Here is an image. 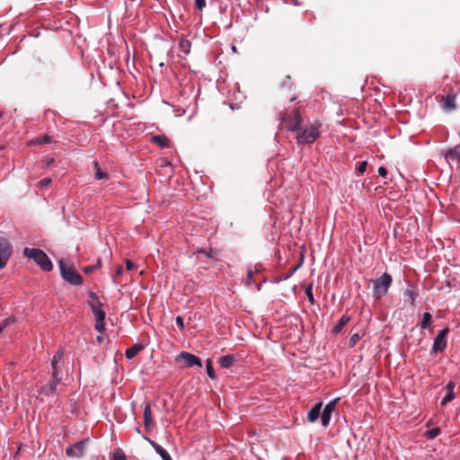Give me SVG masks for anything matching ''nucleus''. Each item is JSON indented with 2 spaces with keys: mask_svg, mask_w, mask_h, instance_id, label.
<instances>
[{
  "mask_svg": "<svg viewBox=\"0 0 460 460\" xmlns=\"http://www.w3.org/2000/svg\"><path fill=\"white\" fill-rule=\"evenodd\" d=\"M279 119L285 128L295 134L299 146L312 145L321 137L322 122L319 119L305 121L300 107L294 108L291 111H281Z\"/></svg>",
  "mask_w": 460,
  "mask_h": 460,
  "instance_id": "1",
  "label": "nucleus"
},
{
  "mask_svg": "<svg viewBox=\"0 0 460 460\" xmlns=\"http://www.w3.org/2000/svg\"><path fill=\"white\" fill-rule=\"evenodd\" d=\"M23 254L33 261L45 271H50L53 265L48 255L40 249L25 248Z\"/></svg>",
  "mask_w": 460,
  "mask_h": 460,
  "instance_id": "2",
  "label": "nucleus"
},
{
  "mask_svg": "<svg viewBox=\"0 0 460 460\" xmlns=\"http://www.w3.org/2000/svg\"><path fill=\"white\" fill-rule=\"evenodd\" d=\"M62 380V370H51L50 378L41 385L39 393L45 396H55L58 394V385Z\"/></svg>",
  "mask_w": 460,
  "mask_h": 460,
  "instance_id": "3",
  "label": "nucleus"
},
{
  "mask_svg": "<svg viewBox=\"0 0 460 460\" xmlns=\"http://www.w3.org/2000/svg\"><path fill=\"white\" fill-rule=\"evenodd\" d=\"M393 282V279L390 274L385 272L382 276H380L376 280H373V296L376 299H380L384 296L391 284Z\"/></svg>",
  "mask_w": 460,
  "mask_h": 460,
  "instance_id": "4",
  "label": "nucleus"
},
{
  "mask_svg": "<svg viewBox=\"0 0 460 460\" xmlns=\"http://www.w3.org/2000/svg\"><path fill=\"white\" fill-rule=\"evenodd\" d=\"M59 268L62 278L72 285L78 286L83 283L82 277L73 269L67 268L65 262L59 261Z\"/></svg>",
  "mask_w": 460,
  "mask_h": 460,
  "instance_id": "5",
  "label": "nucleus"
},
{
  "mask_svg": "<svg viewBox=\"0 0 460 460\" xmlns=\"http://www.w3.org/2000/svg\"><path fill=\"white\" fill-rule=\"evenodd\" d=\"M175 361L177 363H183V367H202L201 360L199 357L194 354H191L187 351H181L175 357Z\"/></svg>",
  "mask_w": 460,
  "mask_h": 460,
  "instance_id": "6",
  "label": "nucleus"
},
{
  "mask_svg": "<svg viewBox=\"0 0 460 460\" xmlns=\"http://www.w3.org/2000/svg\"><path fill=\"white\" fill-rule=\"evenodd\" d=\"M449 332V328L446 327L440 330L434 339L431 353L437 354L438 352H443L447 346V336Z\"/></svg>",
  "mask_w": 460,
  "mask_h": 460,
  "instance_id": "7",
  "label": "nucleus"
},
{
  "mask_svg": "<svg viewBox=\"0 0 460 460\" xmlns=\"http://www.w3.org/2000/svg\"><path fill=\"white\" fill-rule=\"evenodd\" d=\"M13 253V247L10 242L0 236V269H3L7 264Z\"/></svg>",
  "mask_w": 460,
  "mask_h": 460,
  "instance_id": "8",
  "label": "nucleus"
},
{
  "mask_svg": "<svg viewBox=\"0 0 460 460\" xmlns=\"http://www.w3.org/2000/svg\"><path fill=\"white\" fill-rule=\"evenodd\" d=\"M89 440L83 439L66 447V454L69 457H81L84 456Z\"/></svg>",
  "mask_w": 460,
  "mask_h": 460,
  "instance_id": "9",
  "label": "nucleus"
},
{
  "mask_svg": "<svg viewBox=\"0 0 460 460\" xmlns=\"http://www.w3.org/2000/svg\"><path fill=\"white\" fill-rule=\"evenodd\" d=\"M444 157L450 167L456 164L457 168H460V144L446 150Z\"/></svg>",
  "mask_w": 460,
  "mask_h": 460,
  "instance_id": "10",
  "label": "nucleus"
},
{
  "mask_svg": "<svg viewBox=\"0 0 460 460\" xmlns=\"http://www.w3.org/2000/svg\"><path fill=\"white\" fill-rule=\"evenodd\" d=\"M338 399H334L327 403L321 415V421L323 427H327L330 423L332 413L335 409Z\"/></svg>",
  "mask_w": 460,
  "mask_h": 460,
  "instance_id": "11",
  "label": "nucleus"
},
{
  "mask_svg": "<svg viewBox=\"0 0 460 460\" xmlns=\"http://www.w3.org/2000/svg\"><path fill=\"white\" fill-rule=\"evenodd\" d=\"M440 104H441L443 111L446 112L454 111L456 108V95L455 94H447V95L442 96Z\"/></svg>",
  "mask_w": 460,
  "mask_h": 460,
  "instance_id": "12",
  "label": "nucleus"
},
{
  "mask_svg": "<svg viewBox=\"0 0 460 460\" xmlns=\"http://www.w3.org/2000/svg\"><path fill=\"white\" fill-rule=\"evenodd\" d=\"M143 438L153 447L155 451L161 456L163 460H172L170 454L162 446L146 436H143Z\"/></svg>",
  "mask_w": 460,
  "mask_h": 460,
  "instance_id": "13",
  "label": "nucleus"
},
{
  "mask_svg": "<svg viewBox=\"0 0 460 460\" xmlns=\"http://www.w3.org/2000/svg\"><path fill=\"white\" fill-rule=\"evenodd\" d=\"M322 406H323V403L320 402H317L315 403L313 408L308 411L307 413V419L310 422H314L315 420H318L320 414H321V410H322Z\"/></svg>",
  "mask_w": 460,
  "mask_h": 460,
  "instance_id": "14",
  "label": "nucleus"
},
{
  "mask_svg": "<svg viewBox=\"0 0 460 460\" xmlns=\"http://www.w3.org/2000/svg\"><path fill=\"white\" fill-rule=\"evenodd\" d=\"M144 426L146 429L153 427L152 410L150 403H146L144 408Z\"/></svg>",
  "mask_w": 460,
  "mask_h": 460,
  "instance_id": "15",
  "label": "nucleus"
},
{
  "mask_svg": "<svg viewBox=\"0 0 460 460\" xmlns=\"http://www.w3.org/2000/svg\"><path fill=\"white\" fill-rule=\"evenodd\" d=\"M349 321H350V317L349 315H347V314L342 315L341 317V319L339 320L338 323L333 327L332 333L333 335H338L339 333H341V331L343 330L344 326L346 324H348Z\"/></svg>",
  "mask_w": 460,
  "mask_h": 460,
  "instance_id": "16",
  "label": "nucleus"
},
{
  "mask_svg": "<svg viewBox=\"0 0 460 460\" xmlns=\"http://www.w3.org/2000/svg\"><path fill=\"white\" fill-rule=\"evenodd\" d=\"M152 142L156 144L158 146L166 148L170 146V140L164 135H155L152 137Z\"/></svg>",
  "mask_w": 460,
  "mask_h": 460,
  "instance_id": "17",
  "label": "nucleus"
},
{
  "mask_svg": "<svg viewBox=\"0 0 460 460\" xmlns=\"http://www.w3.org/2000/svg\"><path fill=\"white\" fill-rule=\"evenodd\" d=\"M234 361L235 357L234 355H226L219 358L218 364L222 368H228Z\"/></svg>",
  "mask_w": 460,
  "mask_h": 460,
  "instance_id": "18",
  "label": "nucleus"
},
{
  "mask_svg": "<svg viewBox=\"0 0 460 460\" xmlns=\"http://www.w3.org/2000/svg\"><path fill=\"white\" fill-rule=\"evenodd\" d=\"M53 142V137L49 135H43L39 137H36L29 142L30 146L42 145V144H50Z\"/></svg>",
  "mask_w": 460,
  "mask_h": 460,
  "instance_id": "19",
  "label": "nucleus"
},
{
  "mask_svg": "<svg viewBox=\"0 0 460 460\" xmlns=\"http://www.w3.org/2000/svg\"><path fill=\"white\" fill-rule=\"evenodd\" d=\"M143 349V346L140 344H134L128 349H127L125 352V356L128 359H132L135 358Z\"/></svg>",
  "mask_w": 460,
  "mask_h": 460,
  "instance_id": "20",
  "label": "nucleus"
},
{
  "mask_svg": "<svg viewBox=\"0 0 460 460\" xmlns=\"http://www.w3.org/2000/svg\"><path fill=\"white\" fill-rule=\"evenodd\" d=\"M418 296L419 293L415 289H406L403 291V297L407 299L410 302L411 305L412 306H414L415 300L418 297Z\"/></svg>",
  "mask_w": 460,
  "mask_h": 460,
  "instance_id": "21",
  "label": "nucleus"
},
{
  "mask_svg": "<svg viewBox=\"0 0 460 460\" xmlns=\"http://www.w3.org/2000/svg\"><path fill=\"white\" fill-rule=\"evenodd\" d=\"M63 350L62 349H58L55 355L53 356L52 358V360H51V370H61V368L58 367V363L59 361L61 360V358H63Z\"/></svg>",
  "mask_w": 460,
  "mask_h": 460,
  "instance_id": "22",
  "label": "nucleus"
},
{
  "mask_svg": "<svg viewBox=\"0 0 460 460\" xmlns=\"http://www.w3.org/2000/svg\"><path fill=\"white\" fill-rule=\"evenodd\" d=\"M431 323H432V315L429 313L426 312L423 314L422 320L419 323V325H420V329H426L430 325Z\"/></svg>",
  "mask_w": 460,
  "mask_h": 460,
  "instance_id": "23",
  "label": "nucleus"
},
{
  "mask_svg": "<svg viewBox=\"0 0 460 460\" xmlns=\"http://www.w3.org/2000/svg\"><path fill=\"white\" fill-rule=\"evenodd\" d=\"M190 41L188 40L181 39L179 42V49L185 55L189 54L190 51Z\"/></svg>",
  "mask_w": 460,
  "mask_h": 460,
  "instance_id": "24",
  "label": "nucleus"
},
{
  "mask_svg": "<svg viewBox=\"0 0 460 460\" xmlns=\"http://www.w3.org/2000/svg\"><path fill=\"white\" fill-rule=\"evenodd\" d=\"M259 272V269H258V266H255V269L254 270H248L247 271V278H246V285H251L252 283H255V279H254V274Z\"/></svg>",
  "mask_w": 460,
  "mask_h": 460,
  "instance_id": "25",
  "label": "nucleus"
},
{
  "mask_svg": "<svg viewBox=\"0 0 460 460\" xmlns=\"http://www.w3.org/2000/svg\"><path fill=\"white\" fill-rule=\"evenodd\" d=\"M196 253L205 254L207 257L211 258V259H215L217 254V251L213 250V249H210L209 251H207L205 249H199L196 252Z\"/></svg>",
  "mask_w": 460,
  "mask_h": 460,
  "instance_id": "26",
  "label": "nucleus"
},
{
  "mask_svg": "<svg viewBox=\"0 0 460 460\" xmlns=\"http://www.w3.org/2000/svg\"><path fill=\"white\" fill-rule=\"evenodd\" d=\"M206 369H207L208 376L211 379H215L216 378V373H215V370H214V367H213V365H212V362H211L210 359L207 360Z\"/></svg>",
  "mask_w": 460,
  "mask_h": 460,
  "instance_id": "27",
  "label": "nucleus"
},
{
  "mask_svg": "<svg viewBox=\"0 0 460 460\" xmlns=\"http://www.w3.org/2000/svg\"><path fill=\"white\" fill-rule=\"evenodd\" d=\"M94 167L96 169V172H95V179L96 180H103V179H106L108 177L107 173L102 172L99 168L97 162H94Z\"/></svg>",
  "mask_w": 460,
  "mask_h": 460,
  "instance_id": "28",
  "label": "nucleus"
},
{
  "mask_svg": "<svg viewBox=\"0 0 460 460\" xmlns=\"http://www.w3.org/2000/svg\"><path fill=\"white\" fill-rule=\"evenodd\" d=\"M456 397L455 392H447V394L442 399L440 404L441 406H445L449 402L453 401Z\"/></svg>",
  "mask_w": 460,
  "mask_h": 460,
  "instance_id": "29",
  "label": "nucleus"
},
{
  "mask_svg": "<svg viewBox=\"0 0 460 460\" xmlns=\"http://www.w3.org/2000/svg\"><path fill=\"white\" fill-rule=\"evenodd\" d=\"M439 433H440L439 428H433L426 432V437L429 439H434L435 438H437L439 435Z\"/></svg>",
  "mask_w": 460,
  "mask_h": 460,
  "instance_id": "30",
  "label": "nucleus"
},
{
  "mask_svg": "<svg viewBox=\"0 0 460 460\" xmlns=\"http://www.w3.org/2000/svg\"><path fill=\"white\" fill-rule=\"evenodd\" d=\"M112 460H126V456L121 449H116L112 454Z\"/></svg>",
  "mask_w": 460,
  "mask_h": 460,
  "instance_id": "31",
  "label": "nucleus"
},
{
  "mask_svg": "<svg viewBox=\"0 0 460 460\" xmlns=\"http://www.w3.org/2000/svg\"><path fill=\"white\" fill-rule=\"evenodd\" d=\"M89 305L93 311V314H94V312H100V311H102V304L99 301V302H89Z\"/></svg>",
  "mask_w": 460,
  "mask_h": 460,
  "instance_id": "32",
  "label": "nucleus"
},
{
  "mask_svg": "<svg viewBox=\"0 0 460 460\" xmlns=\"http://www.w3.org/2000/svg\"><path fill=\"white\" fill-rule=\"evenodd\" d=\"M305 295L308 298V301L313 305L314 303V295H313V287L312 285H309L308 287H306L305 288Z\"/></svg>",
  "mask_w": 460,
  "mask_h": 460,
  "instance_id": "33",
  "label": "nucleus"
},
{
  "mask_svg": "<svg viewBox=\"0 0 460 460\" xmlns=\"http://www.w3.org/2000/svg\"><path fill=\"white\" fill-rule=\"evenodd\" d=\"M14 323V319L12 317L6 318L3 321V323L0 324V333L10 324Z\"/></svg>",
  "mask_w": 460,
  "mask_h": 460,
  "instance_id": "34",
  "label": "nucleus"
},
{
  "mask_svg": "<svg viewBox=\"0 0 460 460\" xmlns=\"http://www.w3.org/2000/svg\"><path fill=\"white\" fill-rule=\"evenodd\" d=\"M51 178H45L38 182V186L40 189L43 190L46 189L51 183Z\"/></svg>",
  "mask_w": 460,
  "mask_h": 460,
  "instance_id": "35",
  "label": "nucleus"
},
{
  "mask_svg": "<svg viewBox=\"0 0 460 460\" xmlns=\"http://www.w3.org/2000/svg\"><path fill=\"white\" fill-rule=\"evenodd\" d=\"M93 315L95 317V321L96 322H103V321H105L106 314H105V312L103 310L100 311V312H94Z\"/></svg>",
  "mask_w": 460,
  "mask_h": 460,
  "instance_id": "36",
  "label": "nucleus"
},
{
  "mask_svg": "<svg viewBox=\"0 0 460 460\" xmlns=\"http://www.w3.org/2000/svg\"><path fill=\"white\" fill-rule=\"evenodd\" d=\"M95 329L100 332L103 333L106 331L105 321L103 322H96Z\"/></svg>",
  "mask_w": 460,
  "mask_h": 460,
  "instance_id": "37",
  "label": "nucleus"
},
{
  "mask_svg": "<svg viewBox=\"0 0 460 460\" xmlns=\"http://www.w3.org/2000/svg\"><path fill=\"white\" fill-rule=\"evenodd\" d=\"M367 161H363V162L359 163V164L357 167L358 172H359L360 174H363L367 170Z\"/></svg>",
  "mask_w": 460,
  "mask_h": 460,
  "instance_id": "38",
  "label": "nucleus"
},
{
  "mask_svg": "<svg viewBox=\"0 0 460 460\" xmlns=\"http://www.w3.org/2000/svg\"><path fill=\"white\" fill-rule=\"evenodd\" d=\"M358 340H359V335L358 333L351 335V337L349 338V346L354 347L357 344V342L358 341Z\"/></svg>",
  "mask_w": 460,
  "mask_h": 460,
  "instance_id": "39",
  "label": "nucleus"
},
{
  "mask_svg": "<svg viewBox=\"0 0 460 460\" xmlns=\"http://www.w3.org/2000/svg\"><path fill=\"white\" fill-rule=\"evenodd\" d=\"M195 6L199 11H202L206 6V0H195Z\"/></svg>",
  "mask_w": 460,
  "mask_h": 460,
  "instance_id": "40",
  "label": "nucleus"
},
{
  "mask_svg": "<svg viewBox=\"0 0 460 460\" xmlns=\"http://www.w3.org/2000/svg\"><path fill=\"white\" fill-rule=\"evenodd\" d=\"M177 325L180 327V329H184V319L183 317L178 315L175 319Z\"/></svg>",
  "mask_w": 460,
  "mask_h": 460,
  "instance_id": "41",
  "label": "nucleus"
},
{
  "mask_svg": "<svg viewBox=\"0 0 460 460\" xmlns=\"http://www.w3.org/2000/svg\"><path fill=\"white\" fill-rule=\"evenodd\" d=\"M378 173L381 177L385 178L387 176L388 172L385 167L381 166L378 168Z\"/></svg>",
  "mask_w": 460,
  "mask_h": 460,
  "instance_id": "42",
  "label": "nucleus"
},
{
  "mask_svg": "<svg viewBox=\"0 0 460 460\" xmlns=\"http://www.w3.org/2000/svg\"><path fill=\"white\" fill-rule=\"evenodd\" d=\"M125 262L128 270H131L136 268V265L130 260L127 259Z\"/></svg>",
  "mask_w": 460,
  "mask_h": 460,
  "instance_id": "43",
  "label": "nucleus"
},
{
  "mask_svg": "<svg viewBox=\"0 0 460 460\" xmlns=\"http://www.w3.org/2000/svg\"><path fill=\"white\" fill-rule=\"evenodd\" d=\"M455 387H456V383L453 381H450L446 386L447 392H454Z\"/></svg>",
  "mask_w": 460,
  "mask_h": 460,
  "instance_id": "44",
  "label": "nucleus"
},
{
  "mask_svg": "<svg viewBox=\"0 0 460 460\" xmlns=\"http://www.w3.org/2000/svg\"><path fill=\"white\" fill-rule=\"evenodd\" d=\"M89 296L92 298L91 302L95 303L100 301L98 296L94 292H90Z\"/></svg>",
  "mask_w": 460,
  "mask_h": 460,
  "instance_id": "45",
  "label": "nucleus"
},
{
  "mask_svg": "<svg viewBox=\"0 0 460 460\" xmlns=\"http://www.w3.org/2000/svg\"><path fill=\"white\" fill-rule=\"evenodd\" d=\"M83 270H84V272H85V273H91V272H93V271H94V270H95L94 266H93V265H92V266L84 267V268L83 269Z\"/></svg>",
  "mask_w": 460,
  "mask_h": 460,
  "instance_id": "46",
  "label": "nucleus"
},
{
  "mask_svg": "<svg viewBox=\"0 0 460 460\" xmlns=\"http://www.w3.org/2000/svg\"><path fill=\"white\" fill-rule=\"evenodd\" d=\"M290 77L287 76L285 81L282 83V86H288L289 84Z\"/></svg>",
  "mask_w": 460,
  "mask_h": 460,
  "instance_id": "47",
  "label": "nucleus"
},
{
  "mask_svg": "<svg viewBox=\"0 0 460 460\" xmlns=\"http://www.w3.org/2000/svg\"><path fill=\"white\" fill-rule=\"evenodd\" d=\"M101 265H102V261H101V259H98L96 264H94L93 266H94L95 270H97L101 267Z\"/></svg>",
  "mask_w": 460,
  "mask_h": 460,
  "instance_id": "48",
  "label": "nucleus"
},
{
  "mask_svg": "<svg viewBox=\"0 0 460 460\" xmlns=\"http://www.w3.org/2000/svg\"><path fill=\"white\" fill-rule=\"evenodd\" d=\"M117 274H118V275H121V274H123V268H122L121 266H119V267L117 268Z\"/></svg>",
  "mask_w": 460,
  "mask_h": 460,
  "instance_id": "49",
  "label": "nucleus"
},
{
  "mask_svg": "<svg viewBox=\"0 0 460 460\" xmlns=\"http://www.w3.org/2000/svg\"><path fill=\"white\" fill-rule=\"evenodd\" d=\"M293 274H294V272H292V270H289V273H288V274H287L283 279H288V278H290Z\"/></svg>",
  "mask_w": 460,
  "mask_h": 460,
  "instance_id": "50",
  "label": "nucleus"
},
{
  "mask_svg": "<svg viewBox=\"0 0 460 460\" xmlns=\"http://www.w3.org/2000/svg\"><path fill=\"white\" fill-rule=\"evenodd\" d=\"M53 163H54V159H53V158H50V159H49V160H48V162H47V164H46V165H47V166H49V165H50V164H52Z\"/></svg>",
  "mask_w": 460,
  "mask_h": 460,
  "instance_id": "51",
  "label": "nucleus"
},
{
  "mask_svg": "<svg viewBox=\"0 0 460 460\" xmlns=\"http://www.w3.org/2000/svg\"><path fill=\"white\" fill-rule=\"evenodd\" d=\"M298 267H299V266H298V265H296V266H295L294 268H292V269H291V270H292V272H295V271L298 269Z\"/></svg>",
  "mask_w": 460,
  "mask_h": 460,
  "instance_id": "52",
  "label": "nucleus"
},
{
  "mask_svg": "<svg viewBox=\"0 0 460 460\" xmlns=\"http://www.w3.org/2000/svg\"><path fill=\"white\" fill-rule=\"evenodd\" d=\"M296 99V97H291L290 102H294Z\"/></svg>",
  "mask_w": 460,
  "mask_h": 460,
  "instance_id": "53",
  "label": "nucleus"
},
{
  "mask_svg": "<svg viewBox=\"0 0 460 460\" xmlns=\"http://www.w3.org/2000/svg\"><path fill=\"white\" fill-rule=\"evenodd\" d=\"M261 284H258V285H257V289H258V290H260V289H261Z\"/></svg>",
  "mask_w": 460,
  "mask_h": 460,
  "instance_id": "54",
  "label": "nucleus"
},
{
  "mask_svg": "<svg viewBox=\"0 0 460 460\" xmlns=\"http://www.w3.org/2000/svg\"><path fill=\"white\" fill-rule=\"evenodd\" d=\"M102 337H98V338H97V341H102Z\"/></svg>",
  "mask_w": 460,
  "mask_h": 460,
  "instance_id": "55",
  "label": "nucleus"
},
{
  "mask_svg": "<svg viewBox=\"0 0 460 460\" xmlns=\"http://www.w3.org/2000/svg\"><path fill=\"white\" fill-rule=\"evenodd\" d=\"M4 149V146H0V150Z\"/></svg>",
  "mask_w": 460,
  "mask_h": 460,
  "instance_id": "56",
  "label": "nucleus"
}]
</instances>
